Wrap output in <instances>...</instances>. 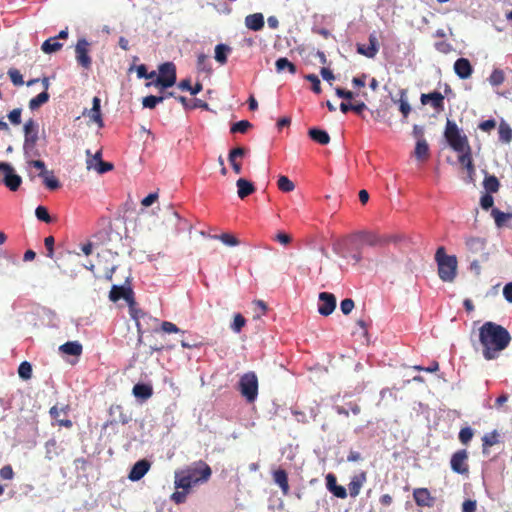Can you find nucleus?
<instances>
[{
	"label": "nucleus",
	"mask_w": 512,
	"mask_h": 512,
	"mask_svg": "<svg viewBox=\"0 0 512 512\" xmlns=\"http://www.w3.org/2000/svg\"><path fill=\"white\" fill-rule=\"evenodd\" d=\"M511 340L509 331L495 322L487 321L479 328L482 355L488 361L498 358L500 353L510 345Z\"/></svg>",
	"instance_id": "nucleus-1"
},
{
	"label": "nucleus",
	"mask_w": 512,
	"mask_h": 512,
	"mask_svg": "<svg viewBox=\"0 0 512 512\" xmlns=\"http://www.w3.org/2000/svg\"><path fill=\"white\" fill-rule=\"evenodd\" d=\"M435 261L438 265L439 278L444 282L454 281L457 275V258L454 255H447L443 246L435 253Z\"/></svg>",
	"instance_id": "nucleus-2"
},
{
	"label": "nucleus",
	"mask_w": 512,
	"mask_h": 512,
	"mask_svg": "<svg viewBox=\"0 0 512 512\" xmlns=\"http://www.w3.org/2000/svg\"><path fill=\"white\" fill-rule=\"evenodd\" d=\"M444 137L449 146L459 154L471 149L467 136L461 132L452 120L447 119Z\"/></svg>",
	"instance_id": "nucleus-3"
},
{
	"label": "nucleus",
	"mask_w": 512,
	"mask_h": 512,
	"mask_svg": "<svg viewBox=\"0 0 512 512\" xmlns=\"http://www.w3.org/2000/svg\"><path fill=\"white\" fill-rule=\"evenodd\" d=\"M24 130V153L27 157L38 156V151L36 149V144L38 141V124L34 121V119H28L23 127Z\"/></svg>",
	"instance_id": "nucleus-4"
},
{
	"label": "nucleus",
	"mask_w": 512,
	"mask_h": 512,
	"mask_svg": "<svg viewBox=\"0 0 512 512\" xmlns=\"http://www.w3.org/2000/svg\"><path fill=\"white\" fill-rule=\"evenodd\" d=\"M239 391L248 403H253L258 396V379L254 372L243 374L239 380Z\"/></svg>",
	"instance_id": "nucleus-5"
},
{
	"label": "nucleus",
	"mask_w": 512,
	"mask_h": 512,
	"mask_svg": "<svg viewBox=\"0 0 512 512\" xmlns=\"http://www.w3.org/2000/svg\"><path fill=\"white\" fill-rule=\"evenodd\" d=\"M176 66L172 62H165L159 66V75L153 83H148L147 85L153 84L154 86H159L161 88H169L172 87L176 83Z\"/></svg>",
	"instance_id": "nucleus-6"
},
{
	"label": "nucleus",
	"mask_w": 512,
	"mask_h": 512,
	"mask_svg": "<svg viewBox=\"0 0 512 512\" xmlns=\"http://www.w3.org/2000/svg\"><path fill=\"white\" fill-rule=\"evenodd\" d=\"M185 471L192 478L191 480L195 486L206 483L212 475L210 466L202 460L194 462L192 465L188 466Z\"/></svg>",
	"instance_id": "nucleus-7"
},
{
	"label": "nucleus",
	"mask_w": 512,
	"mask_h": 512,
	"mask_svg": "<svg viewBox=\"0 0 512 512\" xmlns=\"http://www.w3.org/2000/svg\"><path fill=\"white\" fill-rule=\"evenodd\" d=\"M468 258L479 256L482 261L487 260L486 241L481 237H469L465 241Z\"/></svg>",
	"instance_id": "nucleus-8"
},
{
	"label": "nucleus",
	"mask_w": 512,
	"mask_h": 512,
	"mask_svg": "<svg viewBox=\"0 0 512 512\" xmlns=\"http://www.w3.org/2000/svg\"><path fill=\"white\" fill-rule=\"evenodd\" d=\"M121 298L125 299L129 304V311L132 318H136V315L133 314L134 311V299H133V291L130 288H125L124 286L113 285L110 293L109 299L113 302L120 300Z\"/></svg>",
	"instance_id": "nucleus-9"
},
{
	"label": "nucleus",
	"mask_w": 512,
	"mask_h": 512,
	"mask_svg": "<svg viewBox=\"0 0 512 512\" xmlns=\"http://www.w3.org/2000/svg\"><path fill=\"white\" fill-rule=\"evenodd\" d=\"M0 171L4 172V184L11 191H17L22 183V179L14 172L13 167L9 163L0 162Z\"/></svg>",
	"instance_id": "nucleus-10"
},
{
	"label": "nucleus",
	"mask_w": 512,
	"mask_h": 512,
	"mask_svg": "<svg viewBox=\"0 0 512 512\" xmlns=\"http://www.w3.org/2000/svg\"><path fill=\"white\" fill-rule=\"evenodd\" d=\"M468 452L465 449L456 451L450 460L451 469L458 474L466 475L469 472L467 463Z\"/></svg>",
	"instance_id": "nucleus-11"
},
{
	"label": "nucleus",
	"mask_w": 512,
	"mask_h": 512,
	"mask_svg": "<svg viewBox=\"0 0 512 512\" xmlns=\"http://www.w3.org/2000/svg\"><path fill=\"white\" fill-rule=\"evenodd\" d=\"M90 43L85 39L81 38L78 40L75 46L76 60L83 68H90L92 60L89 56Z\"/></svg>",
	"instance_id": "nucleus-12"
},
{
	"label": "nucleus",
	"mask_w": 512,
	"mask_h": 512,
	"mask_svg": "<svg viewBox=\"0 0 512 512\" xmlns=\"http://www.w3.org/2000/svg\"><path fill=\"white\" fill-rule=\"evenodd\" d=\"M320 304L318 312L323 316H329L336 308V297L329 292H321L319 294Z\"/></svg>",
	"instance_id": "nucleus-13"
},
{
	"label": "nucleus",
	"mask_w": 512,
	"mask_h": 512,
	"mask_svg": "<svg viewBox=\"0 0 512 512\" xmlns=\"http://www.w3.org/2000/svg\"><path fill=\"white\" fill-rule=\"evenodd\" d=\"M100 103L101 100L98 97H94L92 101V108L85 109L82 113L83 116H88L90 122L95 123L98 128L104 127Z\"/></svg>",
	"instance_id": "nucleus-14"
},
{
	"label": "nucleus",
	"mask_w": 512,
	"mask_h": 512,
	"mask_svg": "<svg viewBox=\"0 0 512 512\" xmlns=\"http://www.w3.org/2000/svg\"><path fill=\"white\" fill-rule=\"evenodd\" d=\"M150 467H151V463L146 459L137 461L132 466V468L128 474V479L131 481H134V482L139 481L149 471Z\"/></svg>",
	"instance_id": "nucleus-15"
},
{
	"label": "nucleus",
	"mask_w": 512,
	"mask_h": 512,
	"mask_svg": "<svg viewBox=\"0 0 512 512\" xmlns=\"http://www.w3.org/2000/svg\"><path fill=\"white\" fill-rule=\"evenodd\" d=\"M420 100L423 105L430 104L435 110H444V96L439 91L422 94Z\"/></svg>",
	"instance_id": "nucleus-16"
},
{
	"label": "nucleus",
	"mask_w": 512,
	"mask_h": 512,
	"mask_svg": "<svg viewBox=\"0 0 512 512\" xmlns=\"http://www.w3.org/2000/svg\"><path fill=\"white\" fill-rule=\"evenodd\" d=\"M454 71L460 79H468L473 73V67L466 58H459L454 63Z\"/></svg>",
	"instance_id": "nucleus-17"
},
{
	"label": "nucleus",
	"mask_w": 512,
	"mask_h": 512,
	"mask_svg": "<svg viewBox=\"0 0 512 512\" xmlns=\"http://www.w3.org/2000/svg\"><path fill=\"white\" fill-rule=\"evenodd\" d=\"M413 498L416 504L420 507H431L434 503V498L431 496L427 488L414 489Z\"/></svg>",
	"instance_id": "nucleus-18"
},
{
	"label": "nucleus",
	"mask_w": 512,
	"mask_h": 512,
	"mask_svg": "<svg viewBox=\"0 0 512 512\" xmlns=\"http://www.w3.org/2000/svg\"><path fill=\"white\" fill-rule=\"evenodd\" d=\"M326 486L327 489L337 498L345 499L347 497V490L337 484L336 476L332 473H329L326 476Z\"/></svg>",
	"instance_id": "nucleus-19"
},
{
	"label": "nucleus",
	"mask_w": 512,
	"mask_h": 512,
	"mask_svg": "<svg viewBox=\"0 0 512 512\" xmlns=\"http://www.w3.org/2000/svg\"><path fill=\"white\" fill-rule=\"evenodd\" d=\"M379 51L378 40L375 34L369 36V46L365 47L362 44L357 45V52L368 58H374Z\"/></svg>",
	"instance_id": "nucleus-20"
},
{
	"label": "nucleus",
	"mask_w": 512,
	"mask_h": 512,
	"mask_svg": "<svg viewBox=\"0 0 512 512\" xmlns=\"http://www.w3.org/2000/svg\"><path fill=\"white\" fill-rule=\"evenodd\" d=\"M366 480L367 474L365 471H362L352 477L350 483L348 484V490L351 497L355 498L359 495L360 490Z\"/></svg>",
	"instance_id": "nucleus-21"
},
{
	"label": "nucleus",
	"mask_w": 512,
	"mask_h": 512,
	"mask_svg": "<svg viewBox=\"0 0 512 512\" xmlns=\"http://www.w3.org/2000/svg\"><path fill=\"white\" fill-rule=\"evenodd\" d=\"M459 162L466 168L468 174V181L474 182L475 180V166L473 164L471 149L461 153L458 157Z\"/></svg>",
	"instance_id": "nucleus-22"
},
{
	"label": "nucleus",
	"mask_w": 512,
	"mask_h": 512,
	"mask_svg": "<svg viewBox=\"0 0 512 512\" xmlns=\"http://www.w3.org/2000/svg\"><path fill=\"white\" fill-rule=\"evenodd\" d=\"M185 469L175 472V488L189 491L194 485Z\"/></svg>",
	"instance_id": "nucleus-23"
},
{
	"label": "nucleus",
	"mask_w": 512,
	"mask_h": 512,
	"mask_svg": "<svg viewBox=\"0 0 512 512\" xmlns=\"http://www.w3.org/2000/svg\"><path fill=\"white\" fill-rule=\"evenodd\" d=\"M273 480L280 487L284 496H287L290 491L288 482V475L284 469H277L273 472Z\"/></svg>",
	"instance_id": "nucleus-24"
},
{
	"label": "nucleus",
	"mask_w": 512,
	"mask_h": 512,
	"mask_svg": "<svg viewBox=\"0 0 512 512\" xmlns=\"http://www.w3.org/2000/svg\"><path fill=\"white\" fill-rule=\"evenodd\" d=\"M264 24V16L262 13L249 14L245 17V25L252 31L262 30Z\"/></svg>",
	"instance_id": "nucleus-25"
},
{
	"label": "nucleus",
	"mask_w": 512,
	"mask_h": 512,
	"mask_svg": "<svg viewBox=\"0 0 512 512\" xmlns=\"http://www.w3.org/2000/svg\"><path fill=\"white\" fill-rule=\"evenodd\" d=\"M237 194L240 199H244L255 191V187L252 182L240 178L236 182Z\"/></svg>",
	"instance_id": "nucleus-26"
},
{
	"label": "nucleus",
	"mask_w": 512,
	"mask_h": 512,
	"mask_svg": "<svg viewBox=\"0 0 512 512\" xmlns=\"http://www.w3.org/2000/svg\"><path fill=\"white\" fill-rule=\"evenodd\" d=\"M358 236L364 241V243L368 246H382L387 244L389 239L383 238V235H376L371 233H359Z\"/></svg>",
	"instance_id": "nucleus-27"
},
{
	"label": "nucleus",
	"mask_w": 512,
	"mask_h": 512,
	"mask_svg": "<svg viewBox=\"0 0 512 512\" xmlns=\"http://www.w3.org/2000/svg\"><path fill=\"white\" fill-rule=\"evenodd\" d=\"M132 393L136 398L145 401L152 396L153 389L151 385L138 383L134 385Z\"/></svg>",
	"instance_id": "nucleus-28"
},
{
	"label": "nucleus",
	"mask_w": 512,
	"mask_h": 512,
	"mask_svg": "<svg viewBox=\"0 0 512 512\" xmlns=\"http://www.w3.org/2000/svg\"><path fill=\"white\" fill-rule=\"evenodd\" d=\"M59 350L67 355L80 356L83 351L82 345L78 341H68L59 347Z\"/></svg>",
	"instance_id": "nucleus-29"
},
{
	"label": "nucleus",
	"mask_w": 512,
	"mask_h": 512,
	"mask_svg": "<svg viewBox=\"0 0 512 512\" xmlns=\"http://www.w3.org/2000/svg\"><path fill=\"white\" fill-rule=\"evenodd\" d=\"M483 187L487 193H497L500 189V182L495 175H490L485 171Z\"/></svg>",
	"instance_id": "nucleus-30"
},
{
	"label": "nucleus",
	"mask_w": 512,
	"mask_h": 512,
	"mask_svg": "<svg viewBox=\"0 0 512 512\" xmlns=\"http://www.w3.org/2000/svg\"><path fill=\"white\" fill-rule=\"evenodd\" d=\"M308 135L313 141H315L321 145H327L330 142L329 134L325 130H322V129L311 128L308 131Z\"/></svg>",
	"instance_id": "nucleus-31"
},
{
	"label": "nucleus",
	"mask_w": 512,
	"mask_h": 512,
	"mask_svg": "<svg viewBox=\"0 0 512 512\" xmlns=\"http://www.w3.org/2000/svg\"><path fill=\"white\" fill-rule=\"evenodd\" d=\"M414 156L420 161H425L429 158V145L425 139L417 140Z\"/></svg>",
	"instance_id": "nucleus-32"
},
{
	"label": "nucleus",
	"mask_w": 512,
	"mask_h": 512,
	"mask_svg": "<svg viewBox=\"0 0 512 512\" xmlns=\"http://www.w3.org/2000/svg\"><path fill=\"white\" fill-rule=\"evenodd\" d=\"M63 47V44L60 43L57 37H50L45 40L41 46V49L46 54H51L59 51Z\"/></svg>",
	"instance_id": "nucleus-33"
},
{
	"label": "nucleus",
	"mask_w": 512,
	"mask_h": 512,
	"mask_svg": "<svg viewBox=\"0 0 512 512\" xmlns=\"http://www.w3.org/2000/svg\"><path fill=\"white\" fill-rule=\"evenodd\" d=\"M49 412H50V415H51L52 419L56 420L57 423L59 424V426H64L66 428L72 427V421L71 420H69V419H61L60 418V414L61 413H66L64 411V409H62V408L59 409L57 406H53V407H51Z\"/></svg>",
	"instance_id": "nucleus-34"
},
{
	"label": "nucleus",
	"mask_w": 512,
	"mask_h": 512,
	"mask_svg": "<svg viewBox=\"0 0 512 512\" xmlns=\"http://www.w3.org/2000/svg\"><path fill=\"white\" fill-rule=\"evenodd\" d=\"M498 133L501 142L508 144L512 141V129L506 122L500 123Z\"/></svg>",
	"instance_id": "nucleus-35"
},
{
	"label": "nucleus",
	"mask_w": 512,
	"mask_h": 512,
	"mask_svg": "<svg viewBox=\"0 0 512 512\" xmlns=\"http://www.w3.org/2000/svg\"><path fill=\"white\" fill-rule=\"evenodd\" d=\"M41 178L43 179L44 185L50 190H56L61 185L59 180L54 176L53 171L43 173Z\"/></svg>",
	"instance_id": "nucleus-36"
},
{
	"label": "nucleus",
	"mask_w": 512,
	"mask_h": 512,
	"mask_svg": "<svg viewBox=\"0 0 512 512\" xmlns=\"http://www.w3.org/2000/svg\"><path fill=\"white\" fill-rule=\"evenodd\" d=\"M49 94L47 91H43L38 94L36 97L32 98L29 101V108L34 111L40 108L43 104L47 103L49 100Z\"/></svg>",
	"instance_id": "nucleus-37"
},
{
	"label": "nucleus",
	"mask_w": 512,
	"mask_h": 512,
	"mask_svg": "<svg viewBox=\"0 0 512 512\" xmlns=\"http://www.w3.org/2000/svg\"><path fill=\"white\" fill-rule=\"evenodd\" d=\"M231 51V48L225 44H218L215 47V60L220 64L227 62V55Z\"/></svg>",
	"instance_id": "nucleus-38"
},
{
	"label": "nucleus",
	"mask_w": 512,
	"mask_h": 512,
	"mask_svg": "<svg viewBox=\"0 0 512 512\" xmlns=\"http://www.w3.org/2000/svg\"><path fill=\"white\" fill-rule=\"evenodd\" d=\"M491 215L494 218L497 227H503L508 219L512 218L511 213H505L497 208L492 209Z\"/></svg>",
	"instance_id": "nucleus-39"
},
{
	"label": "nucleus",
	"mask_w": 512,
	"mask_h": 512,
	"mask_svg": "<svg viewBox=\"0 0 512 512\" xmlns=\"http://www.w3.org/2000/svg\"><path fill=\"white\" fill-rule=\"evenodd\" d=\"M275 66H276V70H277L278 73L284 71L285 69H287L291 74H295L296 73V66H295V64L292 63L291 61H289L285 57L279 58L276 61Z\"/></svg>",
	"instance_id": "nucleus-40"
},
{
	"label": "nucleus",
	"mask_w": 512,
	"mask_h": 512,
	"mask_svg": "<svg viewBox=\"0 0 512 512\" xmlns=\"http://www.w3.org/2000/svg\"><path fill=\"white\" fill-rule=\"evenodd\" d=\"M483 442V452L486 451L487 448L494 446L499 442V434L496 430L485 434L482 437Z\"/></svg>",
	"instance_id": "nucleus-41"
},
{
	"label": "nucleus",
	"mask_w": 512,
	"mask_h": 512,
	"mask_svg": "<svg viewBox=\"0 0 512 512\" xmlns=\"http://www.w3.org/2000/svg\"><path fill=\"white\" fill-rule=\"evenodd\" d=\"M197 70L199 72H211L209 57L204 53L197 55Z\"/></svg>",
	"instance_id": "nucleus-42"
},
{
	"label": "nucleus",
	"mask_w": 512,
	"mask_h": 512,
	"mask_svg": "<svg viewBox=\"0 0 512 512\" xmlns=\"http://www.w3.org/2000/svg\"><path fill=\"white\" fill-rule=\"evenodd\" d=\"M488 80L492 86H500L505 81V74L501 69H494Z\"/></svg>",
	"instance_id": "nucleus-43"
},
{
	"label": "nucleus",
	"mask_w": 512,
	"mask_h": 512,
	"mask_svg": "<svg viewBox=\"0 0 512 512\" xmlns=\"http://www.w3.org/2000/svg\"><path fill=\"white\" fill-rule=\"evenodd\" d=\"M277 185L283 192H291L295 189L294 183L286 176H280L278 178Z\"/></svg>",
	"instance_id": "nucleus-44"
},
{
	"label": "nucleus",
	"mask_w": 512,
	"mask_h": 512,
	"mask_svg": "<svg viewBox=\"0 0 512 512\" xmlns=\"http://www.w3.org/2000/svg\"><path fill=\"white\" fill-rule=\"evenodd\" d=\"M18 374L20 378L29 380L32 377V365L27 361H23L19 365Z\"/></svg>",
	"instance_id": "nucleus-45"
},
{
	"label": "nucleus",
	"mask_w": 512,
	"mask_h": 512,
	"mask_svg": "<svg viewBox=\"0 0 512 512\" xmlns=\"http://www.w3.org/2000/svg\"><path fill=\"white\" fill-rule=\"evenodd\" d=\"M165 97L149 95L143 98L142 105L145 108L153 109L158 103H161Z\"/></svg>",
	"instance_id": "nucleus-46"
},
{
	"label": "nucleus",
	"mask_w": 512,
	"mask_h": 512,
	"mask_svg": "<svg viewBox=\"0 0 512 512\" xmlns=\"http://www.w3.org/2000/svg\"><path fill=\"white\" fill-rule=\"evenodd\" d=\"M251 126L252 124L248 120H241L234 123L230 131L231 133H246Z\"/></svg>",
	"instance_id": "nucleus-47"
},
{
	"label": "nucleus",
	"mask_w": 512,
	"mask_h": 512,
	"mask_svg": "<svg viewBox=\"0 0 512 512\" xmlns=\"http://www.w3.org/2000/svg\"><path fill=\"white\" fill-rule=\"evenodd\" d=\"M7 74L15 86H22L24 84L23 76L18 69L11 68Z\"/></svg>",
	"instance_id": "nucleus-48"
},
{
	"label": "nucleus",
	"mask_w": 512,
	"mask_h": 512,
	"mask_svg": "<svg viewBox=\"0 0 512 512\" xmlns=\"http://www.w3.org/2000/svg\"><path fill=\"white\" fill-rule=\"evenodd\" d=\"M246 324V319L244 318V316L240 313H237L234 315V319H233V323L231 324V329L236 332V333H239L242 328L245 326Z\"/></svg>",
	"instance_id": "nucleus-49"
},
{
	"label": "nucleus",
	"mask_w": 512,
	"mask_h": 512,
	"mask_svg": "<svg viewBox=\"0 0 512 512\" xmlns=\"http://www.w3.org/2000/svg\"><path fill=\"white\" fill-rule=\"evenodd\" d=\"M35 215H36L37 219L40 221H43L45 223L52 222V218H51L47 208L44 206H38L35 210Z\"/></svg>",
	"instance_id": "nucleus-50"
},
{
	"label": "nucleus",
	"mask_w": 512,
	"mask_h": 512,
	"mask_svg": "<svg viewBox=\"0 0 512 512\" xmlns=\"http://www.w3.org/2000/svg\"><path fill=\"white\" fill-rule=\"evenodd\" d=\"M473 435V430L470 427H464L459 432V440L462 444L467 445L471 441Z\"/></svg>",
	"instance_id": "nucleus-51"
},
{
	"label": "nucleus",
	"mask_w": 512,
	"mask_h": 512,
	"mask_svg": "<svg viewBox=\"0 0 512 512\" xmlns=\"http://www.w3.org/2000/svg\"><path fill=\"white\" fill-rule=\"evenodd\" d=\"M214 238L221 240L225 245L228 246H236L239 244L238 239L229 233H223L220 236H214Z\"/></svg>",
	"instance_id": "nucleus-52"
},
{
	"label": "nucleus",
	"mask_w": 512,
	"mask_h": 512,
	"mask_svg": "<svg viewBox=\"0 0 512 512\" xmlns=\"http://www.w3.org/2000/svg\"><path fill=\"white\" fill-rule=\"evenodd\" d=\"M494 204V198L492 196V193H485L480 198V205L484 210H489L493 207Z\"/></svg>",
	"instance_id": "nucleus-53"
},
{
	"label": "nucleus",
	"mask_w": 512,
	"mask_h": 512,
	"mask_svg": "<svg viewBox=\"0 0 512 512\" xmlns=\"http://www.w3.org/2000/svg\"><path fill=\"white\" fill-rule=\"evenodd\" d=\"M21 114H22V109L15 108L8 113L7 117L9 119V121L11 122V124L17 126L21 123Z\"/></svg>",
	"instance_id": "nucleus-54"
},
{
	"label": "nucleus",
	"mask_w": 512,
	"mask_h": 512,
	"mask_svg": "<svg viewBox=\"0 0 512 512\" xmlns=\"http://www.w3.org/2000/svg\"><path fill=\"white\" fill-rule=\"evenodd\" d=\"M305 79L312 83V90L316 94L321 93V83L317 75L308 74L305 76Z\"/></svg>",
	"instance_id": "nucleus-55"
},
{
	"label": "nucleus",
	"mask_w": 512,
	"mask_h": 512,
	"mask_svg": "<svg viewBox=\"0 0 512 512\" xmlns=\"http://www.w3.org/2000/svg\"><path fill=\"white\" fill-rule=\"evenodd\" d=\"M114 166L112 163L110 162H105L103 161L101 158H99V162L96 164L95 166V170L99 173V174H104L106 172H109L111 170H113Z\"/></svg>",
	"instance_id": "nucleus-56"
},
{
	"label": "nucleus",
	"mask_w": 512,
	"mask_h": 512,
	"mask_svg": "<svg viewBox=\"0 0 512 512\" xmlns=\"http://www.w3.org/2000/svg\"><path fill=\"white\" fill-rule=\"evenodd\" d=\"M478 128L483 131L490 133L496 128V121L494 119H488L479 123Z\"/></svg>",
	"instance_id": "nucleus-57"
},
{
	"label": "nucleus",
	"mask_w": 512,
	"mask_h": 512,
	"mask_svg": "<svg viewBox=\"0 0 512 512\" xmlns=\"http://www.w3.org/2000/svg\"><path fill=\"white\" fill-rule=\"evenodd\" d=\"M354 308V301L351 298H346L341 301L340 309L344 315H348Z\"/></svg>",
	"instance_id": "nucleus-58"
},
{
	"label": "nucleus",
	"mask_w": 512,
	"mask_h": 512,
	"mask_svg": "<svg viewBox=\"0 0 512 512\" xmlns=\"http://www.w3.org/2000/svg\"><path fill=\"white\" fill-rule=\"evenodd\" d=\"M189 493V491L187 490H182V491H175L172 495H171V500L176 503V504H182L186 501V498H187V494Z\"/></svg>",
	"instance_id": "nucleus-59"
},
{
	"label": "nucleus",
	"mask_w": 512,
	"mask_h": 512,
	"mask_svg": "<svg viewBox=\"0 0 512 512\" xmlns=\"http://www.w3.org/2000/svg\"><path fill=\"white\" fill-rule=\"evenodd\" d=\"M54 243H55V240H54L53 236H48L44 240V245L47 249V256L49 258L54 257Z\"/></svg>",
	"instance_id": "nucleus-60"
},
{
	"label": "nucleus",
	"mask_w": 512,
	"mask_h": 512,
	"mask_svg": "<svg viewBox=\"0 0 512 512\" xmlns=\"http://www.w3.org/2000/svg\"><path fill=\"white\" fill-rule=\"evenodd\" d=\"M28 165L38 169L40 171V173H39L40 177L42 176L43 173L48 172V170L46 169V165H45L44 161H42V160L28 161Z\"/></svg>",
	"instance_id": "nucleus-61"
},
{
	"label": "nucleus",
	"mask_w": 512,
	"mask_h": 512,
	"mask_svg": "<svg viewBox=\"0 0 512 512\" xmlns=\"http://www.w3.org/2000/svg\"><path fill=\"white\" fill-rule=\"evenodd\" d=\"M162 331L166 333H178L180 332V329L172 322L169 321H163L161 324Z\"/></svg>",
	"instance_id": "nucleus-62"
},
{
	"label": "nucleus",
	"mask_w": 512,
	"mask_h": 512,
	"mask_svg": "<svg viewBox=\"0 0 512 512\" xmlns=\"http://www.w3.org/2000/svg\"><path fill=\"white\" fill-rule=\"evenodd\" d=\"M14 476L13 469L10 465L3 466L0 469V477L5 480H10Z\"/></svg>",
	"instance_id": "nucleus-63"
},
{
	"label": "nucleus",
	"mask_w": 512,
	"mask_h": 512,
	"mask_svg": "<svg viewBox=\"0 0 512 512\" xmlns=\"http://www.w3.org/2000/svg\"><path fill=\"white\" fill-rule=\"evenodd\" d=\"M476 510V501L474 500H466L462 505V512H475Z\"/></svg>",
	"instance_id": "nucleus-64"
}]
</instances>
